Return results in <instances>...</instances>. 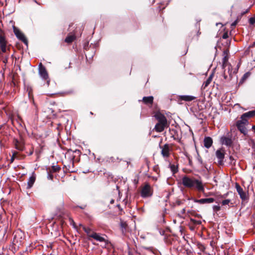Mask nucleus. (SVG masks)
Listing matches in <instances>:
<instances>
[{
	"label": "nucleus",
	"mask_w": 255,
	"mask_h": 255,
	"mask_svg": "<svg viewBox=\"0 0 255 255\" xmlns=\"http://www.w3.org/2000/svg\"><path fill=\"white\" fill-rule=\"evenodd\" d=\"M224 53L225 55L223 58V64H222V68L223 69L225 68V67H227V66L229 64V63H228L229 57L228 56L227 51H225Z\"/></svg>",
	"instance_id": "obj_16"
},
{
	"label": "nucleus",
	"mask_w": 255,
	"mask_h": 255,
	"mask_svg": "<svg viewBox=\"0 0 255 255\" xmlns=\"http://www.w3.org/2000/svg\"><path fill=\"white\" fill-rule=\"evenodd\" d=\"M228 34L227 33H225L223 35V38L224 39H226L228 37Z\"/></svg>",
	"instance_id": "obj_32"
},
{
	"label": "nucleus",
	"mask_w": 255,
	"mask_h": 255,
	"mask_svg": "<svg viewBox=\"0 0 255 255\" xmlns=\"http://www.w3.org/2000/svg\"><path fill=\"white\" fill-rule=\"evenodd\" d=\"M248 120H243L241 119V121H239L237 123V127L238 129L241 131V133L244 135H246L247 133V129L246 128V126L248 124Z\"/></svg>",
	"instance_id": "obj_4"
},
{
	"label": "nucleus",
	"mask_w": 255,
	"mask_h": 255,
	"mask_svg": "<svg viewBox=\"0 0 255 255\" xmlns=\"http://www.w3.org/2000/svg\"><path fill=\"white\" fill-rule=\"evenodd\" d=\"M221 142L223 144H225L227 146H230L232 144V141L231 138L223 136L221 138Z\"/></svg>",
	"instance_id": "obj_14"
},
{
	"label": "nucleus",
	"mask_w": 255,
	"mask_h": 255,
	"mask_svg": "<svg viewBox=\"0 0 255 255\" xmlns=\"http://www.w3.org/2000/svg\"><path fill=\"white\" fill-rule=\"evenodd\" d=\"M247 77V73L245 74L244 75V77L243 78H246Z\"/></svg>",
	"instance_id": "obj_36"
},
{
	"label": "nucleus",
	"mask_w": 255,
	"mask_h": 255,
	"mask_svg": "<svg viewBox=\"0 0 255 255\" xmlns=\"http://www.w3.org/2000/svg\"><path fill=\"white\" fill-rule=\"evenodd\" d=\"M127 164H129V162H127Z\"/></svg>",
	"instance_id": "obj_40"
},
{
	"label": "nucleus",
	"mask_w": 255,
	"mask_h": 255,
	"mask_svg": "<svg viewBox=\"0 0 255 255\" xmlns=\"http://www.w3.org/2000/svg\"><path fill=\"white\" fill-rule=\"evenodd\" d=\"M15 147L19 150H23L24 147V143L23 140L22 139L18 140L14 139L13 141Z\"/></svg>",
	"instance_id": "obj_9"
},
{
	"label": "nucleus",
	"mask_w": 255,
	"mask_h": 255,
	"mask_svg": "<svg viewBox=\"0 0 255 255\" xmlns=\"http://www.w3.org/2000/svg\"><path fill=\"white\" fill-rule=\"evenodd\" d=\"M170 167L171 171L173 174L176 173L178 171V168L176 165L174 164H171L170 165Z\"/></svg>",
	"instance_id": "obj_23"
},
{
	"label": "nucleus",
	"mask_w": 255,
	"mask_h": 255,
	"mask_svg": "<svg viewBox=\"0 0 255 255\" xmlns=\"http://www.w3.org/2000/svg\"><path fill=\"white\" fill-rule=\"evenodd\" d=\"M75 36L74 34L68 35L65 39V41L68 43H70L75 39Z\"/></svg>",
	"instance_id": "obj_20"
},
{
	"label": "nucleus",
	"mask_w": 255,
	"mask_h": 255,
	"mask_svg": "<svg viewBox=\"0 0 255 255\" xmlns=\"http://www.w3.org/2000/svg\"><path fill=\"white\" fill-rule=\"evenodd\" d=\"M195 225H193L192 224H190V229L191 230H193L194 229V226Z\"/></svg>",
	"instance_id": "obj_34"
},
{
	"label": "nucleus",
	"mask_w": 255,
	"mask_h": 255,
	"mask_svg": "<svg viewBox=\"0 0 255 255\" xmlns=\"http://www.w3.org/2000/svg\"><path fill=\"white\" fill-rule=\"evenodd\" d=\"M253 46H255V41L253 43Z\"/></svg>",
	"instance_id": "obj_39"
},
{
	"label": "nucleus",
	"mask_w": 255,
	"mask_h": 255,
	"mask_svg": "<svg viewBox=\"0 0 255 255\" xmlns=\"http://www.w3.org/2000/svg\"><path fill=\"white\" fill-rule=\"evenodd\" d=\"M16 152H14L13 153V155H12V156L11 158V162H12L14 160V157L16 155Z\"/></svg>",
	"instance_id": "obj_31"
},
{
	"label": "nucleus",
	"mask_w": 255,
	"mask_h": 255,
	"mask_svg": "<svg viewBox=\"0 0 255 255\" xmlns=\"http://www.w3.org/2000/svg\"><path fill=\"white\" fill-rule=\"evenodd\" d=\"M213 211L215 212H217L221 210V208L219 206L215 205L213 207Z\"/></svg>",
	"instance_id": "obj_29"
},
{
	"label": "nucleus",
	"mask_w": 255,
	"mask_h": 255,
	"mask_svg": "<svg viewBox=\"0 0 255 255\" xmlns=\"http://www.w3.org/2000/svg\"><path fill=\"white\" fill-rule=\"evenodd\" d=\"M224 77L225 79H228V76L226 75L225 71L224 73Z\"/></svg>",
	"instance_id": "obj_33"
},
{
	"label": "nucleus",
	"mask_w": 255,
	"mask_h": 255,
	"mask_svg": "<svg viewBox=\"0 0 255 255\" xmlns=\"http://www.w3.org/2000/svg\"><path fill=\"white\" fill-rule=\"evenodd\" d=\"M91 237L99 242H104L105 241L103 237L100 236L98 234L94 232H92Z\"/></svg>",
	"instance_id": "obj_17"
},
{
	"label": "nucleus",
	"mask_w": 255,
	"mask_h": 255,
	"mask_svg": "<svg viewBox=\"0 0 255 255\" xmlns=\"http://www.w3.org/2000/svg\"><path fill=\"white\" fill-rule=\"evenodd\" d=\"M161 149V153L164 158H167L170 155V148L168 144H165L162 146H160Z\"/></svg>",
	"instance_id": "obj_7"
},
{
	"label": "nucleus",
	"mask_w": 255,
	"mask_h": 255,
	"mask_svg": "<svg viewBox=\"0 0 255 255\" xmlns=\"http://www.w3.org/2000/svg\"><path fill=\"white\" fill-rule=\"evenodd\" d=\"M213 144V140L210 137H206L204 140V144L207 148H210Z\"/></svg>",
	"instance_id": "obj_15"
},
{
	"label": "nucleus",
	"mask_w": 255,
	"mask_h": 255,
	"mask_svg": "<svg viewBox=\"0 0 255 255\" xmlns=\"http://www.w3.org/2000/svg\"><path fill=\"white\" fill-rule=\"evenodd\" d=\"M142 101L146 104H152L153 101V97L152 96L144 97Z\"/></svg>",
	"instance_id": "obj_18"
},
{
	"label": "nucleus",
	"mask_w": 255,
	"mask_h": 255,
	"mask_svg": "<svg viewBox=\"0 0 255 255\" xmlns=\"http://www.w3.org/2000/svg\"><path fill=\"white\" fill-rule=\"evenodd\" d=\"M217 157L218 158V162L220 164H222L223 163V159L224 158L225 152L224 150L221 149L217 150L216 152Z\"/></svg>",
	"instance_id": "obj_10"
},
{
	"label": "nucleus",
	"mask_w": 255,
	"mask_h": 255,
	"mask_svg": "<svg viewBox=\"0 0 255 255\" xmlns=\"http://www.w3.org/2000/svg\"><path fill=\"white\" fill-rule=\"evenodd\" d=\"M252 128L254 130V131L255 132V125L253 126Z\"/></svg>",
	"instance_id": "obj_37"
},
{
	"label": "nucleus",
	"mask_w": 255,
	"mask_h": 255,
	"mask_svg": "<svg viewBox=\"0 0 255 255\" xmlns=\"http://www.w3.org/2000/svg\"><path fill=\"white\" fill-rule=\"evenodd\" d=\"M238 22V20H235L234 22H233L232 24H231V26L232 27H234L235 26H236V25L237 24Z\"/></svg>",
	"instance_id": "obj_30"
},
{
	"label": "nucleus",
	"mask_w": 255,
	"mask_h": 255,
	"mask_svg": "<svg viewBox=\"0 0 255 255\" xmlns=\"http://www.w3.org/2000/svg\"><path fill=\"white\" fill-rule=\"evenodd\" d=\"M154 117L158 121L154 128V129L157 132H162L169 126L166 117L162 114L157 113Z\"/></svg>",
	"instance_id": "obj_2"
},
{
	"label": "nucleus",
	"mask_w": 255,
	"mask_h": 255,
	"mask_svg": "<svg viewBox=\"0 0 255 255\" xmlns=\"http://www.w3.org/2000/svg\"><path fill=\"white\" fill-rule=\"evenodd\" d=\"M227 66H228V74L229 75V78L230 79H231L232 77V75L233 74H235L237 72L236 71V70H234V71L233 72V68H232V66L231 64H229L228 65H227Z\"/></svg>",
	"instance_id": "obj_21"
},
{
	"label": "nucleus",
	"mask_w": 255,
	"mask_h": 255,
	"mask_svg": "<svg viewBox=\"0 0 255 255\" xmlns=\"http://www.w3.org/2000/svg\"><path fill=\"white\" fill-rule=\"evenodd\" d=\"M255 116V110L251 111L245 113L241 116V119L244 120H248L247 119L252 118Z\"/></svg>",
	"instance_id": "obj_12"
},
{
	"label": "nucleus",
	"mask_w": 255,
	"mask_h": 255,
	"mask_svg": "<svg viewBox=\"0 0 255 255\" xmlns=\"http://www.w3.org/2000/svg\"><path fill=\"white\" fill-rule=\"evenodd\" d=\"M215 200L213 198H205V199H196L194 200V202L200 204H209L212 203L214 202Z\"/></svg>",
	"instance_id": "obj_11"
},
{
	"label": "nucleus",
	"mask_w": 255,
	"mask_h": 255,
	"mask_svg": "<svg viewBox=\"0 0 255 255\" xmlns=\"http://www.w3.org/2000/svg\"><path fill=\"white\" fill-rule=\"evenodd\" d=\"M201 224V221L200 220H196L194 219H190V224L193 225H198Z\"/></svg>",
	"instance_id": "obj_22"
},
{
	"label": "nucleus",
	"mask_w": 255,
	"mask_h": 255,
	"mask_svg": "<svg viewBox=\"0 0 255 255\" xmlns=\"http://www.w3.org/2000/svg\"><path fill=\"white\" fill-rule=\"evenodd\" d=\"M196 99V97L192 96H181L180 99L185 101H191Z\"/></svg>",
	"instance_id": "obj_19"
},
{
	"label": "nucleus",
	"mask_w": 255,
	"mask_h": 255,
	"mask_svg": "<svg viewBox=\"0 0 255 255\" xmlns=\"http://www.w3.org/2000/svg\"><path fill=\"white\" fill-rule=\"evenodd\" d=\"M0 47L2 52L5 53L6 52L7 49V41H6L4 36L0 34Z\"/></svg>",
	"instance_id": "obj_8"
},
{
	"label": "nucleus",
	"mask_w": 255,
	"mask_h": 255,
	"mask_svg": "<svg viewBox=\"0 0 255 255\" xmlns=\"http://www.w3.org/2000/svg\"><path fill=\"white\" fill-rule=\"evenodd\" d=\"M34 180H35L34 177H30L29 181L28 182V185L29 188H30L32 186V185L34 182Z\"/></svg>",
	"instance_id": "obj_24"
},
{
	"label": "nucleus",
	"mask_w": 255,
	"mask_h": 255,
	"mask_svg": "<svg viewBox=\"0 0 255 255\" xmlns=\"http://www.w3.org/2000/svg\"><path fill=\"white\" fill-rule=\"evenodd\" d=\"M85 232L87 234L88 236L89 237H91V235H92L91 230L89 228H84Z\"/></svg>",
	"instance_id": "obj_26"
},
{
	"label": "nucleus",
	"mask_w": 255,
	"mask_h": 255,
	"mask_svg": "<svg viewBox=\"0 0 255 255\" xmlns=\"http://www.w3.org/2000/svg\"><path fill=\"white\" fill-rule=\"evenodd\" d=\"M249 23L251 25H255V16L249 19Z\"/></svg>",
	"instance_id": "obj_27"
},
{
	"label": "nucleus",
	"mask_w": 255,
	"mask_h": 255,
	"mask_svg": "<svg viewBox=\"0 0 255 255\" xmlns=\"http://www.w3.org/2000/svg\"><path fill=\"white\" fill-rule=\"evenodd\" d=\"M39 74L41 77L45 80H47L48 79V74L46 70L45 67L40 63L38 66Z\"/></svg>",
	"instance_id": "obj_6"
},
{
	"label": "nucleus",
	"mask_w": 255,
	"mask_h": 255,
	"mask_svg": "<svg viewBox=\"0 0 255 255\" xmlns=\"http://www.w3.org/2000/svg\"><path fill=\"white\" fill-rule=\"evenodd\" d=\"M212 78L211 76H210V77H209L208 78V79L204 83L205 87H207L209 85V84L211 83V82L212 81Z\"/></svg>",
	"instance_id": "obj_25"
},
{
	"label": "nucleus",
	"mask_w": 255,
	"mask_h": 255,
	"mask_svg": "<svg viewBox=\"0 0 255 255\" xmlns=\"http://www.w3.org/2000/svg\"><path fill=\"white\" fill-rule=\"evenodd\" d=\"M230 202H231V200L230 199L224 200L222 202V205L223 206L229 205V204L230 203Z\"/></svg>",
	"instance_id": "obj_28"
},
{
	"label": "nucleus",
	"mask_w": 255,
	"mask_h": 255,
	"mask_svg": "<svg viewBox=\"0 0 255 255\" xmlns=\"http://www.w3.org/2000/svg\"><path fill=\"white\" fill-rule=\"evenodd\" d=\"M152 189L150 185L146 183L141 187L140 194L142 197L147 198L152 195Z\"/></svg>",
	"instance_id": "obj_3"
},
{
	"label": "nucleus",
	"mask_w": 255,
	"mask_h": 255,
	"mask_svg": "<svg viewBox=\"0 0 255 255\" xmlns=\"http://www.w3.org/2000/svg\"><path fill=\"white\" fill-rule=\"evenodd\" d=\"M111 203H114V200H112L111 201Z\"/></svg>",
	"instance_id": "obj_38"
},
{
	"label": "nucleus",
	"mask_w": 255,
	"mask_h": 255,
	"mask_svg": "<svg viewBox=\"0 0 255 255\" xmlns=\"http://www.w3.org/2000/svg\"><path fill=\"white\" fill-rule=\"evenodd\" d=\"M235 187L242 200L245 201L248 199V194L243 190V188L238 183H236Z\"/></svg>",
	"instance_id": "obj_5"
},
{
	"label": "nucleus",
	"mask_w": 255,
	"mask_h": 255,
	"mask_svg": "<svg viewBox=\"0 0 255 255\" xmlns=\"http://www.w3.org/2000/svg\"><path fill=\"white\" fill-rule=\"evenodd\" d=\"M180 183L185 188L196 190L198 192H205V185L201 180L193 176L184 175L180 181Z\"/></svg>",
	"instance_id": "obj_1"
},
{
	"label": "nucleus",
	"mask_w": 255,
	"mask_h": 255,
	"mask_svg": "<svg viewBox=\"0 0 255 255\" xmlns=\"http://www.w3.org/2000/svg\"><path fill=\"white\" fill-rule=\"evenodd\" d=\"M48 178L52 180V178H53V176L52 175H51V174H49Z\"/></svg>",
	"instance_id": "obj_35"
},
{
	"label": "nucleus",
	"mask_w": 255,
	"mask_h": 255,
	"mask_svg": "<svg viewBox=\"0 0 255 255\" xmlns=\"http://www.w3.org/2000/svg\"><path fill=\"white\" fill-rule=\"evenodd\" d=\"M14 32L15 35L18 39L23 41V42H25L26 41L25 36L20 30L16 29V28H14Z\"/></svg>",
	"instance_id": "obj_13"
}]
</instances>
